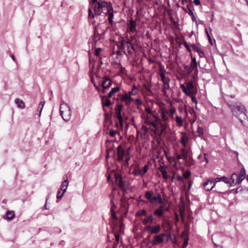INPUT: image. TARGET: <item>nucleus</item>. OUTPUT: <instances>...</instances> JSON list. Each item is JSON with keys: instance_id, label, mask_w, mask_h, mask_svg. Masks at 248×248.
Returning a JSON list of instances; mask_svg holds the SVG:
<instances>
[{"instance_id": "nucleus-1", "label": "nucleus", "mask_w": 248, "mask_h": 248, "mask_svg": "<svg viewBox=\"0 0 248 248\" xmlns=\"http://www.w3.org/2000/svg\"><path fill=\"white\" fill-rule=\"evenodd\" d=\"M113 11L112 6L110 2L103 1L97 3L94 8L95 15H99L101 13L107 14Z\"/></svg>"}, {"instance_id": "nucleus-2", "label": "nucleus", "mask_w": 248, "mask_h": 248, "mask_svg": "<svg viewBox=\"0 0 248 248\" xmlns=\"http://www.w3.org/2000/svg\"><path fill=\"white\" fill-rule=\"evenodd\" d=\"M60 109L62 119L65 121H68L72 115V111L69 106L62 101L61 102Z\"/></svg>"}, {"instance_id": "nucleus-3", "label": "nucleus", "mask_w": 248, "mask_h": 248, "mask_svg": "<svg viewBox=\"0 0 248 248\" xmlns=\"http://www.w3.org/2000/svg\"><path fill=\"white\" fill-rule=\"evenodd\" d=\"M228 105L233 114L238 118V119H239V117L242 116V113H246V109L244 106L241 104L229 103Z\"/></svg>"}, {"instance_id": "nucleus-4", "label": "nucleus", "mask_w": 248, "mask_h": 248, "mask_svg": "<svg viewBox=\"0 0 248 248\" xmlns=\"http://www.w3.org/2000/svg\"><path fill=\"white\" fill-rule=\"evenodd\" d=\"M153 195V191H147L145 193V198L149 200L150 202L151 203H154L155 202H157L160 204L163 203V201L160 194H157L156 196H154Z\"/></svg>"}, {"instance_id": "nucleus-5", "label": "nucleus", "mask_w": 248, "mask_h": 248, "mask_svg": "<svg viewBox=\"0 0 248 248\" xmlns=\"http://www.w3.org/2000/svg\"><path fill=\"white\" fill-rule=\"evenodd\" d=\"M123 108H124V105L122 104H119L117 105V106H116V107L115 108L116 118L118 119V120L120 123L121 127L122 128H123V126H124L123 118L122 114H121V112H122V110L123 109Z\"/></svg>"}, {"instance_id": "nucleus-6", "label": "nucleus", "mask_w": 248, "mask_h": 248, "mask_svg": "<svg viewBox=\"0 0 248 248\" xmlns=\"http://www.w3.org/2000/svg\"><path fill=\"white\" fill-rule=\"evenodd\" d=\"M169 210V207L163 203L154 211V214L157 217H160L163 216L165 212Z\"/></svg>"}, {"instance_id": "nucleus-7", "label": "nucleus", "mask_w": 248, "mask_h": 248, "mask_svg": "<svg viewBox=\"0 0 248 248\" xmlns=\"http://www.w3.org/2000/svg\"><path fill=\"white\" fill-rule=\"evenodd\" d=\"M115 178L116 182L119 187L121 188L124 192H126L127 190V187L125 181L123 180L122 175L116 173L115 174Z\"/></svg>"}, {"instance_id": "nucleus-8", "label": "nucleus", "mask_w": 248, "mask_h": 248, "mask_svg": "<svg viewBox=\"0 0 248 248\" xmlns=\"http://www.w3.org/2000/svg\"><path fill=\"white\" fill-rule=\"evenodd\" d=\"M144 229L148 233L157 234L161 230V227L159 224H157L155 226L148 225L145 227Z\"/></svg>"}, {"instance_id": "nucleus-9", "label": "nucleus", "mask_w": 248, "mask_h": 248, "mask_svg": "<svg viewBox=\"0 0 248 248\" xmlns=\"http://www.w3.org/2000/svg\"><path fill=\"white\" fill-rule=\"evenodd\" d=\"M216 186L214 179H209L203 184V187L206 191L211 190Z\"/></svg>"}, {"instance_id": "nucleus-10", "label": "nucleus", "mask_w": 248, "mask_h": 248, "mask_svg": "<svg viewBox=\"0 0 248 248\" xmlns=\"http://www.w3.org/2000/svg\"><path fill=\"white\" fill-rule=\"evenodd\" d=\"M121 101L122 102H125V105L129 107L131 104V102L134 101V99L132 98L130 95H128L127 93H125L122 96Z\"/></svg>"}, {"instance_id": "nucleus-11", "label": "nucleus", "mask_w": 248, "mask_h": 248, "mask_svg": "<svg viewBox=\"0 0 248 248\" xmlns=\"http://www.w3.org/2000/svg\"><path fill=\"white\" fill-rule=\"evenodd\" d=\"M112 84V81L110 80L109 77H105L102 82V86L104 88L103 90V93L105 92V89L109 88Z\"/></svg>"}, {"instance_id": "nucleus-12", "label": "nucleus", "mask_w": 248, "mask_h": 248, "mask_svg": "<svg viewBox=\"0 0 248 248\" xmlns=\"http://www.w3.org/2000/svg\"><path fill=\"white\" fill-rule=\"evenodd\" d=\"M117 155L118 160L119 161H123L125 155V151L121 145H119L117 147Z\"/></svg>"}, {"instance_id": "nucleus-13", "label": "nucleus", "mask_w": 248, "mask_h": 248, "mask_svg": "<svg viewBox=\"0 0 248 248\" xmlns=\"http://www.w3.org/2000/svg\"><path fill=\"white\" fill-rule=\"evenodd\" d=\"M169 126L168 123H162V122H159L157 125L158 129L159 131L158 135L161 136L163 133L166 130L167 127Z\"/></svg>"}, {"instance_id": "nucleus-14", "label": "nucleus", "mask_w": 248, "mask_h": 248, "mask_svg": "<svg viewBox=\"0 0 248 248\" xmlns=\"http://www.w3.org/2000/svg\"><path fill=\"white\" fill-rule=\"evenodd\" d=\"M125 48L127 51V53L129 55H131L135 51V48L133 45L131 43L130 40H128L126 42Z\"/></svg>"}, {"instance_id": "nucleus-15", "label": "nucleus", "mask_w": 248, "mask_h": 248, "mask_svg": "<svg viewBox=\"0 0 248 248\" xmlns=\"http://www.w3.org/2000/svg\"><path fill=\"white\" fill-rule=\"evenodd\" d=\"M164 239L161 238L158 235H155L153 237V239L151 240L150 243L152 244V245H156L160 243L164 242Z\"/></svg>"}, {"instance_id": "nucleus-16", "label": "nucleus", "mask_w": 248, "mask_h": 248, "mask_svg": "<svg viewBox=\"0 0 248 248\" xmlns=\"http://www.w3.org/2000/svg\"><path fill=\"white\" fill-rule=\"evenodd\" d=\"M238 176L237 173H233L232 174L230 180H229V183L230 185V186H233L236 184H238Z\"/></svg>"}, {"instance_id": "nucleus-17", "label": "nucleus", "mask_w": 248, "mask_h": 248, "mask_svg": "<svg viewBox=\"0 0 248 248\" xmlns=\"http://www.w3.org/2000/svg\"><path fill=\"white\" fill-rule=\"evenodd\" d=\"M106 31H104L102 34H100L98 32L97 29L96 27L94 28V34H93V40L95 42H96L97 41L100 40L102 38H103V36L104 33H105Z\"/></svg>"}, {"instance_id": "nucleus-18", "label": "nucleus", "mask_w": 248, "mask_h": 248, "mask_svg": "<svg viewBox=\"0 0 248 248\" xmlns=\"http://www.w3.org/2000/svg\"><path fill=\"white\" fill-rule=\"evenodd\" d=\"M246 175L245 170L244 168H242L240 171L239 173L237 174L238 176V184H240L242 181L245 179Z\"/></svg>"}, {"instance_id": "nucleus-19", "label": "nucleus", "mask_w": 248, "mask_h": 248, "mask_svg": "<svg viewBox=\"0 0 248 248\" xmlns=\"http://www.w3.org/2000/svg\"><path fill=\"white\" fill-rule=\"evenodd\" d=\"M238 119L245 127H248V118L246 113H242V116L239 117Z\"/></svg>"}, {"instance_id": "nucleus-20", "label": "nucleus", "mask_w": 248, "mask_h": 248, "mask_svg": "<svg viewBox=\"0 0 248 248\" xmlns=\"http://www.w3.org/2000/svg\"><path fill=\"white\" fill-rule=\"evenodd\" d=\"M155 220V218L153 215H150L148 217H146L145 218L142 220V223L144 225H147L148 223H152Z\"/></svg>"}, {"instance_id": "nucleus-21", "label": "nucleus", "mask_w": 248, "mask_h": 248, "mask_svg": "<svg viewBox=\"0 0 248 248\" xmlns=\"http://www.w3.org/2000/svg\"><path fill=\"white\" fill-rule=\"evenodd\" d=\"M102 98V104L103 105V107H109L111 104V101L109 99L107 98V96H100Z\"/></svg>"}, {"instance_id": "nucleus-22", "label": "nucleus", "mask_w": 248, "mask_h": 248, "mask_svg": "<svg viewBox=\"0 0 248 248\" xmlns=\"http://www.w3.org/2000/svg\"><path fill=\"white\" fill-rule=\"evenodd\" d=\"M111 203L112 204V205H111V208H110V212H111V217H112L113 219H117V217L116 215V213H115V210H114V208L116 207V205L114 203V202H113V200L111 199Z\"/></svg>"}, {"instance_id": "nucleus-23", "label": "nucleus", "mask_w": 248, "mask_h": 248, "mask_svg": "<svg viewBox=\"0 0 248 248\" xmlns=\"http://www.w3.org/2000/svg\"><path fill=\"white\" fill-rule=\"evenodd\" d=\"M183 92L187 96H192V94H196L197 93V90L189 91L187 90V87H186L185 88L182 90Z\"/></svg>"}, {"instance_id": "nucleus-24", "label": "nucleus", "mask_w": 248, "mask_h": 248, "mask_svg": "<svg viewBox=\"0 0 248 248\" xmlns=\"http://www.w3.org/2000/svg\"><path fill=\"white\" fill-rule=\"evenodd\" d=\"M15 102L18 108L22 109L25 108V104L22 100L19 99V98H16L15 99Z\"/></svg>"}, {"instance_id": "nucleus-25", "label": "nucleus", "mask_w": 248, "mask_h": 248, "mask_svg": "<svg viewBox=\"0 0 248 248\" xmlns=\"http://www.w3.org/2000/svg\"><path fill=\"white\" fill-rule=\"evenodd\" d=\"M130 31L133 33L136 31V23L133 19H131L129 21Z\"/></svg>"}, {"instance_id": "nucleus-26", "label": "nucleus", "mask_w": 248, "mask_h": 248, "mask_svg": "<svg viewBox=\"0 0 248 248\" xmlns=\"http://www.w3.org/2000/svg\"><path fill=\"white\" fill-rule=\"evenodd\" d=\"M68 184H69V182L67 179L64 180L62 182L61 186V190L62 191V192L63 191V193L65 192V191L67 189V188L68 187Z\"/></svg>"}, {"instance_id": "nucleus-27", "label": "nucleus", "mask_w": 248, "mask_h": 248, "mask_svg": "<svg viewBox=\"0 0 248 248\" xmlns=\"http://www.w3.org/2000/svg\"><path fill=\"white\" fill-rule=\"evenodd\" d=\"M220 181H223L226 184H229V180L227 177L225 176H222L221 177H217L214 180V182L216 183Z\"/></svg>"}, {"instance_id": "nucleus-28", "label": "nucleus", "mask_w": 248, "mask_h": 248, "mask_svg": "<svg viewBox=\"0 0 248 248\" xmlns=\"http://www.w3.org/2000/svg\"><path fill=\"white\" fill-rule=\"evenodd\" d=\"M184 68L188 74H190L194 70H196V67H192L191 64L189 65H185Z\"/></svg>"}, {"instance_id": "nucleus-29", "label": "nucleus", "mask_w": 248, "mask_h": 248, "mask_svg": "<svg viewBox=\"0 0 248 248\" xmlns=\"http://www.w3.org/2000/svg\"><path fill=\"white\" fill-rule=\"evenodd\" d=\"M15 216V214L13 211H8L6 213V219L9 220H11L14 218Z\"/></svg>"}, {"instance_id": "nucleus-30", "label": "nucleus", "mask_w": 248, "mask_h": 248, "mask_svg": "<svg viewBox=\"0 0 248 248\" xmlns=\"http://www.w3.org/2000/svg\"><path fill=\"white\" fill-rule=\"evenodd\" d=\"M120 90V88L119 87H115L111 89V91L108 93V97L110 98L111 97L114 93L118 92Z\"/></svg>"}, {"instance_id": "nucleus-31", "label": "nucleus", "mask_w": 248, "mask_h": 248, "mask_svg": "<svg viewBox=\"0 0 248 248\" xmlns=\"http://www.w3.org/2000/svg\"><path fill=\"white\" fill-rule=\"evenodd\" d=\"M170 79L169 78H167V80H165L163 81L164 83V86H163V90H169L170 89Z\"/></svg>"}, {"instance_id": "nucleus-32", "label": "nucleus", "mask_w": 248, "mask_h": 248, "mask_svg": "<svg viewBox=\"0 0 248 248\" xmlns=\"http://www.w3.org/2000/svg\"><path fill=\"white\" fill-rule=\"evenodd\" d=\"M159 170H160V172L162 173V174L163 177L164 179H167V178H168V176H167V171L164 169V167H163V166H161V167H160Z\"/></svg>"}, {"instance_id": "nucleus-33", "label": "nucleus", "mask_w": 248, "mask_h": 248, "mask_svg": "<svg viewBox=\"0 0 248 248\" xmlns=\"http://www.w3.org/2000/svg\"><path fill=\"white\" fill-rule=\"evenodd\" d=\"M175 121L178 126H182L183 125V121L181 117L177 116L175 118Z\"/></svg>"}, {"instance_id": "nucleus-34", "label": "nucleus", "mask_w": 248, "mask_h": 248, "mask_svg": "<svg viewBox=\"0 0 248 248\" xmlns=\"http://www.w3.org/2000/svg\"><path fill=\"white\" fill-rule=\"evenodd\" d=\"M186 87L187 88V90L189 91H192V90H197L196 88H194V86L193 85V84L192 82H188L186 83Z\"/></svg>"}, {"instance_id": "nucleus-35", "label": "nucleus", "mask_w": 248, "mask_h": 248, "mask_svg": "<svg viewBox=\"0 0 248 248\" xmlns=\"http://www.w3.org/2000/svg\"><path fill=\"white\" fill-rule=\"evenodd\" d=\"M181 152L182 153L181 155L183 157V159L186 160L187 158V151L183 148L181 149Z\"/></svg>"}, {"instance_id": "nucleus-36", "label": "nucleus", "mask_w": 248, "mask_h": 248, "mask_svg": "<svg viewBox=\"0 0 248 248\" xmlns=\"http://www.w3.org/2000/svg\"><path fill=\"white\" fill-rule=\"evenodd\" d=\"M107 14L108 15V21L109 23L112 25L113 23L112 19L113 18V11H112L111 12L108 13Z\"/></svg>"}, {"instance_id": "nucleus-37", "label": "nucleus", "mask_w": 248, "mask_h": 248, "mask_svg": "<svg viewBox=\"0 0 248 248\" xmlns=\"http://www.w3.org/2000/svg\"><path fill=\"white\" fill-rule=\"evenodd\" d=\"M176 110L174 108H171L168 112H167V114L170 115V117L171 119L173 118V115L175 113Z\"/></svg>"}, {"instance_id": "nucleus-38", "label": "nucleus", "mask_w": 248, "mask_h": 248, "mask_svg": "<svg viewBox=\"0 0 248 248\" xmlns=\"http://www.w3.org/2000/svg\"><path fill=\"white\" fill-rule=\"evenodd\" d=\"M136 216H146V211L145 210H143V209L140 210L137 212Z\"/></svg>"}, {"instance_id": "nucleus-39", "label": "nucleus", "mask_w": 248, "mask_h": 248, "mask_svg": "<svg viewBox=\"0 0 248 248\" xmlns=\"http://www.w3.org/2000/svg\"><path fill=\"white\" fill-rule=\"evenodd\" d=\"M133 173L135 176H143L141 173V170L140 169L134 170L133 171Z\"/></svg>"}, {"instance_id": "nucleus-40", "label": "nucleus", "mask_w": 248, "mask_h": 248, "mask_svg": "<svg viewBox=\"0 0 248 248\" xmlns=\"http://www.w3.org/2000/svg\"><path fill=\"white\" fill-rule=\"evenodd\" d=\"M190 63L192 64V67H196V70H197V63L195 57L191 58V61Z\"/></svg>"}, {"instance_id": "nucleus-41", "label": "nucleus", "mask_w": 248, "mask_h": 248, "mask_svg": "<svg viewBox=\"0 0 248 248\" xmlns=\"http://www.w3.org/2000/svg\"><path fill=\"white\" fill-rule=\"evenodd\" d=\"M161 119L165 123H167V122L169 121V119L168 117H167L165 113L163 111L161 114Z\"/></svg>"}, {"instance_id": "nucleus-42", "label": "nucleus", "mask_w": 248, "mask_h": 248, "mask_svg": "<svg viewBox=\"0 0 248 248\" xmlns=\"http://www.w3.org/2000/svg\"><path fill=\"white\" fill-rule=\"evenodd\" d=\"M126 42V41H125L124 40H122L121 44L119 46V48L122 50H124V49L125 48Z\"/></svg>"}, {"instance_id": "nucleus-43", "label": "nucleus", "mask_w": 248, "mask_h": 248, "mask_svg": "<svg viewBox=\"0 0 248 248\" xmlns=\"http://www.w3.org/2000/svg\"><path fill=\"white\" fill-rule=\"evenodd\" d=\"M197 132L198 133V136L201 137L203 135V130L202 127L199 126L197 129Z\"/></svg>"}, {"instance_id": "nucleus-44", "label": "nucleus", "mask_w": 248, "mask_h": 248, "mask_svg": "<svg viewBox=\"0 0 248 248\" xmlns=\"http://www.w3.org/2000/svg\"><path fill=\"white\" fill-rule=\"evenodd\" d=\"M181 8L183 9L184 11H185L186 13H187L189 15V12H193L191 9L189 7V5L187 4L186 6V8H185L184 7H181Z\"/></svg>"}, {"instance_id": "nucleus-45", "label": "nucleus", "mask_w": 248, "mask_h": 248, "mask_svg": "<svg viewBox=\"0 0 248 248\" xmlns=\"http://www.w3.org/2000/svg\"><path fill=\"white\" fill-rule=\"evenodd\" d=\"M45 104V101H43V102H41L39 106H38V109H40V110H39V116L41 115V112H42V110L43 109V107L44 106Z\"/></svg>"}, {"instance_id": "nucleus-46", "label": "nucleus", "mask_w": 248, "mask_h": 248, "mask_svg": "<svg viewBox=\"0 0 248 248\" xmlns=\"http://www.w3.org/2000/svg\"><path fill=\"white\" fill-rule=\"evenodd\" d=\"M187 142V139L186 138L182 137L181 138V143L185 146Z\"/></svg>"}, {"instance_id": "nucleus-47", "label": "nucleus", "mask_w": 248, "mask_h": 248, "mask_svg": "<svg viewBox=\"0 0 248 248\" xmlns=\"http://www.w3.org/2000/svg\"><path fill=\"white\" fill-rule=\"evenodd\" d=\"M191 174V173L189 171H186L184 172L183 174V176L185 178H188Z\"/></svg>"}, {"instance_id": "nucleus-48", "label": "nucleus", "mask_w": 248, "mask_h": 248, "mask_svg": "<svg viewBox=\"0 0 248 248\" xmlns=\"http://www.w3.org/2000/svg\"><path fill=\"white\" fill-rule=\"evenodd\" d=\"M64 193H63V191L62 193H61V191L59 190L57 194V198L58 199H62Z\"/></svg>"}, {"instance_id": "nucleus-49", "label": "nucleus", "mask_w": 248, "mask_h": 248, "mask_svg": "<svg viewBox=\"0 0 248 248\" xmlns=\"http://www.w3.org/2000/svg\"><path fill=\"white\" fill-rule=\"evenodd\" d=\"M148 169V166L147 165H145L143 168V170H141V173L143 176L147 172Z\"/></svg>"}, {"instance_id": "nucleus-50", "label": "nucleus", "mask_w": 248, "mask_h": 248, "mask_svg": "<svg viewBox=\"0 0 248 248\" xmlns=\"http://www.w3.org/2000/svg\"><path fill=\"white\" fill-rule=\"evenodd\" d=\"M117 131H115L112 129H111L109 132V135L111 137H114L116 133L117 132Z\"/></svg>"}, {"instance_id": "nucleus-51", "label": "nucleus", "mask_w": 248, "mask_h": 248, "mask_svg": "<svg viewBox=\"0 0 248 248\" xmlns=\"http://www.w3.org/2000/svg\"><path fill=\"white\" fill-rule=\"evenodd\" d=\"M183 44H184V46H185V47L187 50V51L189 52H190L191 49H190V47H189V45H188L186 41H184L183 42Z\"/></svg>"}, {"instance_id": "nucleus-52", "label": "nucleus", "mask_w": 248, "mask_h": 248, "mask_svg": "<svg viewBox=\"0 0 248 248\" xmlns=\"http://www.w3.org/2000/svg\"><path fill=\"white\" fill-rule=\"evenodd\" d=\"M160 77L162 80V81H164L165 80H167V78H166L165 75L164 73L162 72L160 74Z\"/></svg>"}, {"instance_id": "nucleus-53", "label": "nucleus", "mask_w": 248, "mask_h": 248, "mask_svg": "<svg viewBox=\"0 0 248 248\" xmlns=\"http://www.w3.org/2000/svg\"><path fill=\"white\" fill-rule=\"evenodd\" d=\"M115 235V241L114 243H117L118 244L119 240H120V235L118 234H117L116 233H114Z\"/></svg>"}, {"instance_id": "nucleus-54", "label": "nucleus", "mask_w": 248, "mask_h": 248, "mask_svg": "<svg viewBox=\"0 0 248 248\" xmlns=\"http://www.w3.org/2000/svg\"><path fill=\"white\" fill-rule=\"evenodd\" d=\"M88 17L89 18H93L94 17V14L92 13L91 9H89Z\"/></svg>"}, {"instance_id": "nucleus-55", "label": "nucleus", "mask_w": 248, "mask_h": 248, "mask_svg": "<svg viewBox=\"0 0 248 248\" xmlns=\"http://www.w3.org/2000/svg\"><path fill=\"white\" fill-rule=\"evenodd\" d=\"M195 94H192V96H190L191 98L192 101L193 102L196 104V105L198 103V101L196 98L194 96Z\"/></svg>"}, {"instance_id": "nucleus-56", "label": "nucleus", "mask_w": 248, "mask_h": 248, "mask_svg": "<svg viewBox=\"0 0 248 248\" xmlns=\"http://www.w3.org/2000/svg\"><path fill=\"white\" fill-rule=\"evenodd\" d=\"M197 52L198 53L200 57H203L204 56V52L202 51L200 49L199 50H197Z\"/></svg>"}, {"instance_id": "nucleus-57", "label": "nucleus", "mask_w": 248, "mask_h": 248, "mask_svg": "<svg viewBox=\"0 0 248 248\" xmlns=\"http://www.w3.org/2000/svg\"><path fill=\"white\" fill-rule=\"evenodd\" d=\"M167 241H168L169 240H170L172 242L173 241L172 235L170 233L167 234Z\"/></svg>"}, {"instance_id": "nucleus-58", "label": "nucleus", "mask_w": 248, "mask_h": 248, "mask_svg": "<svg viewBox=\"0 0 248 248\" xmlns=\"http://www.w3.org/2000/svg\"><path fill=\"white\" fill-rule=\"evenodd\" d=\"M189 16L191 17L192 21H196V18L194 15V14L193 12H191L190 11H189Z\"/></svg>"}, {"instance_id": "nucleus-59", "label": "nucleus", "mask_w": 248, "mask_h": 248, "mask_svg": "<svg viewBox=\"0 0 248 248\" xmlns=\"http://www.w3.org/2000/svg\"><path fill=\"white\" fill-rule=\"evenodd\" d=\"M192 48H193V49L194 50V51H196V52L197 51V50H199L200 49L199 48V47L195 44H192L191 45Z\"/></svg>"}, {"instance_id": "nucleus-60", "label": "nucleus", "mask_w": 248, "mask_h": 248, "mask_svg": "<svg viewBox=\"0 0 248 248\" xmlns=\"http://www.w3.org/2000/svg\"><path fill=\"white\" fill-rule=\"evenodd\" d=\"M101 50V48H97L96 49H95V54L96 55V56H98L100 53V51Z\"/></svg>"}, {"instance_id": "nucleus-61", "label": "nucleus", "mask_w": 248, "mask_h": 248, "mask_svg": "<svg viewBox=\"0 0 248 248\" xmlns=\"http://www.w3.org/2000/svg\"><path fill=\"white\" fill-rule=\"evenodd\" d=\"M205 162V164H206L208 162V159L206 157V154H204V160L202 161V163Z\"/></svg>"}, {"instance_id": "nucleus-62", "label": "nucleus", "mask_w": 248, "mask_h": 248, "mask_svg": "<svg viewBox=\"0 0 248 248\" xmlns=\"http://www.w3.org/2000/svg\"><path fill=\"white\" fill-rule=\"evenodd\" d=\"M151 124L155 128V129L157 130L158 129L157 125L154 123V122H151Z\"/></svg>"}, {"instance_id": "nucleus-63", "label": "nucleus", "mask_w": 248, "mask_h": 248, "mask_svg": "<svg viewBox=\"0 0 248 248\" xmlns=\"http://www.w3.org/2000/svg\"><path fill=\"white\" fill-rule=\"evenodd\" d=\"M193 2L196 5H199L201 4L200 0H194Z\"/></svg>"}, {"instance_id": "nucleus-64", "label": "nucleus", "mask_w": 248, "mask_h": 248, "mask_svg": "<svg viewBox=\"0 0 248 248\" xmlns=\"http://www.w3.org/2000/svg\"><path fill=\"white\" fill-rule=\"evenodd\" d=\"M180 216H181L182 219H184V211L180 210Z\"/></svg>"}]
</instances>
